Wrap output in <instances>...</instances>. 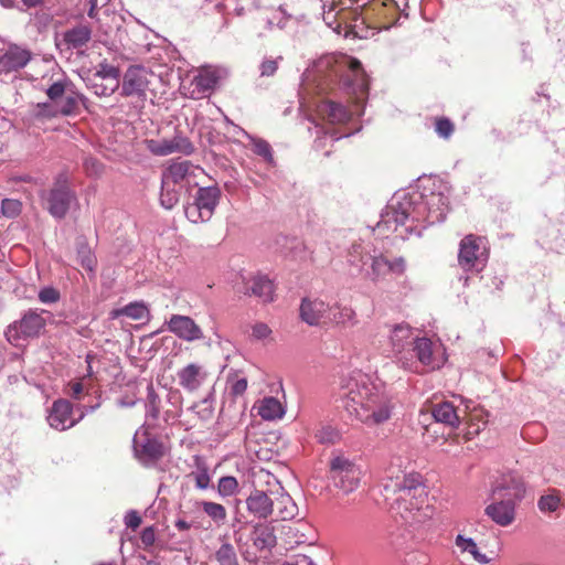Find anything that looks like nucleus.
Returning a JSON list of instances; mask_svg holds the SVG:
<instances>
[{
    "label": "nucleus",
    "instance_id": "obj_22",
    "mask_svg": "<svg viewBox=\"0 0 565 565\" xmlns=\"http://www.w3.org/2000/svg\"><path fill=\"white\" fill-rule=\"evenodd\" d=\"M110 316L114 319L126 316L132 320H147L149 317V309L142 302H132L124 308L111 311Z\"/></svg>",
    "mask_w": 565,
    "mask_h": 565
},
{
    "label": "nucleus",
    "instance_id": "obj_5",
    "mask_svg": "<svg viewBox=\"0 0 565 565\" xmlns=\"http://www.w3.org/2000/svg\"><path fill=\"white\" fill-rule=\"evenodd\" d=\"M417 361L428 370L441 369L448 360L445 347L427 337H417L412 341Z\"/></svg>",
    "mask_w": 565,
    "mask_h": 565
},
{
    "label": "nucleus",
    "instance_id": "obj_47",
    "mask_svg": "<svg viewBox=\"0 0 565 565\" xmlns=\"http://www.w3.org/2000/svg\"><path fill=\"white\" fill-rule=\"evenodd\" d=\"M195 483L200 489H206L210 486V476L205 469L196 475Z\"/></svg>",
    "mask_w": 565,
    "mask_h": 565
},
{
    "label": "nucleus",
    "instance_id": "obj_32",
    "mask_svg": "<svg viewBox=\"0 0 565 565\" xmlns=\"http://www.w3.org/2000/svg\"><path fill=\"white\" fill-rule=\"evenodd\" d=\"M279 503L281 504L280 515L282 519H292L297 514V505L292 501L289 494L281 493L279 497Z\"/></svg>",
    "mask_w": 565,
    "mask_h": 565
},
{
    "label": "nucleus",
    "instance_id": "obj_37",
    "mask_svg": "<svg viewBox=\"0 0 565 565\" xmlns=\"http://www.w3.org/2000/svg\"><path fill=\"white\" fill-rule=\"evenodd\" d=\"M21 211V203L18 200L6 199L1 204V212L7 217H14Z\"/></svg>",
    "mask_w": 565,
    "mask_h": 565
},
{
    "label": "nucleus",
    "instance_id": "obj_4",
    "mask_svg": "<svg viewBox=\"0 0 565 565\" xmlns=\"http://www.w3.org/2000/svg\"><path fill=\"white\" fill-rule=\"evenodd\" d=\"M220 194L216 186L200 188L193 202L185 207L186 218L193 224L210 221L218 203Z\"/></svg>",
    "mask_w": 565,
    "mask_h": 565
},
{
    "label": "nucleus",
    "instance_id": "obj_43",
    "mask_svg": "<svg viewBox=\"0 0 565 565\" xmlns=\"http://www.w3.org/2000/svg\"><path fill=\"white\" fill-rule=\"evenodd\" d=\"M247 388L246 379H235L231 382L230 391L234 396H238L245 393Z\"/></svg>",
    "mask_w": 565,
    "mask_h": 565
},
{
    "label": "nucleus",
    "instance_id": "obj_28",
    "mask_svg": "<svg viewBox=\"0 0 565 565\" xmlns=\"http://www.w3.org/2000/svg\"><path fill=\"white\" fill-rule=\"evenodd\" d=\"M71 198L67 194L55 192L49 199V211L55 217L63 216L68 207Z\"/></svg>",
    "mask_w": 565,
    "mask_h": 565
},
{
    "label": "nucleus",
    "instance_id": "obj_51",
    "mask_svg": "<svg viewBox=\"0 0 565 565\" xmlns=\"http://www.w3.org/2000/svg\"><path fill=\"white\" fill-rule=\"evenodd\" d=\"M24 6L31 8V7H35L38 4H40L42 2V0H22Z\"/></svg>",
    "mask_w": 565,
    "mask_h": 565
},
{
    "label": "nucleus",
    "instance_id": "obj_33",
    "mask_svg": "<svg viewBox=\"0 0 565 565\" xmlns=\"http://www.w3.org/2000/svg\"><path fill=\"white\" fill-rule=\"evenodd\" d=\"M271 329L263 322H257L250 328V338L254 341H267L271 338Z\"/></svg>",
    "mask_w": 565,
    "mask_h": 565
},
{
    "label": "nucleus",
    "instance_id": "obj_19",
    "mask_svg": "<svg viewBox=\"0 0 565 565\" xmlns=\"http://www.w3.org/2000/svg\"><path fill=\"white\" fill-rule=\"evenodd\" d=\"M486 514L497 524L505 526L514 520L513 501H495L486 508Z\"/></svg>",
    "mask_w": 565,
    "mask_h": 565
},
{
    "label": "nucleus",
    "instance_id": "obj_41",
    "mask_svg": "<svg viewBox=\"0 0 565 565\" xmlns=\"http://www.w3.org/2000/svg\"><path fill=\"white\" fill-rule=\"evenodd\" d=\"M406 265L403 258H394L388 260V273L390 275H402L405 271Z\"/></svg>",
    "mask_w": 565,
    "mask_h": 565
},
{
    "label": "nucleus",
    "instance_id": "obj_49",
    "mask_svg": "<svg viewBox=\"0 0 565 565\" xmlns=\"http://www.w3.org/2000/svg\"><path fill=\"white\" fill-rule=\"evenodd\" d=\"M71 388H72V392H73V394H74L75 396H77L78 394H81V393H82V391H83V387H82V384H81V383H74V384H72V387H71Z\"/></svg>",
    "mask_w": 565,
    "mask_h": 565
},
{
    "label": "nucleus",
    "instance_id": "obj_42",
    "mask_svg": "<svg viewBox=\"0 0 565 565\" xmlns=\"http://www.w3.org/2000/svg\"><path fill=\"white\" fill-rule=\"evenodd\" d=\"M39 298L44 303H51L57 301L60 295L54 288H44L40 291Z\"/></svg>",
    "mask_w": 565,
    "mask_h": 565
},
{
    "label": "nucleus",
    "instance_id": "obj_7",
    "mask_svg": "<svg viewBox=\"0 0 565 565\" xmlns=\"http://www.w3.org/2000/svg\"><path fill=\"white\" fill-rule=\"evenodd\" d=\"M413 330L407 324H395L390 329L387 341L397 359V362L405 370H412L414 363L409 358L406 347L413 341Z\"/></svg>",
    "mask_w": 565,
    "mask_h": 565
},
{
    "label": "nucleus",
    "instance_id": "obj_45",
    "mask_svg": "<svg viewBox=\"0 0 565 565\" xmlns=\"http://www.w3.org/2000/svg\"><path fill=\"white\" fill-rule=\"evenodd\" d=\"M126 525L131 529H137L141 524V518L136 511H130L125 516Z\"/></svg>",
    "mask_w": 565,
    "mask_h": 565
},
{
    "label": "nucleus",
    "instance_id": "obj_9",
    "mask_svg": "<svg viewBox=\"0 0 565 565\" xmlns=\"http://www.w3.org/2000/svg\"><path fill=\"white\" fill-rule=\"evenodd\" d=\"M459 264L465 270L482 266L487 255L482 242L479 238L467 236L460 243Z\"/></svg>",
    "mask_w": 565,
    "mask_h": 565
},
{
    "label": "nucleus",
    "instance_id": "obj_10",
    "mask_svg": "<svg viewBox=\"0 0 565 565\" xmlns=\"http://www.w3.org/2000/svg\"><path fill=\"white\" fill-rule=\"evenodd\" d=\"M44 320L39 315L30 313L20 321L10 326L7 330V338L10 342L17 343L21 337H35L44 328Z\"/></svg>",
    "mask_w": 565,
    "mask_h": 565
},
{
    "label": "nucleus",
    "instance_id": "obj_25",
    "mask_svg": "<svg viewBox=\"0 0 565 565\" xmlns=\"http://www.w3.org/2000/svg\"><path fill=\"white\" fill-rule=\"evenodd\" d=\"M90 40V30L87 26H77L64 33V42L71 49L84 46Z\"/></svg>",
    "mask_w": 565,
    "mask_h": 565
},
{
    "label": "nucleus",
    "instance_id": "obj_24",
    "mask_svg": "<svg viewBox=\"0 0 565 565\" xmlns=\"http://www.w3.org/2000/svg\"><path fill=\"white\" fill-rule=\"evenodd\" d=\"M433 416L437 422L446 424L450 427L459 426V417L455 407L449 403L437 405L433 411Z\"/></svg>",
    "mask_w": 565,
    "mask_h": 565
},
{
    "label": "nucleus",
    "instance_id": "obj_38",
    "mask_svg": "<svg viewBox=\"0 0 565 565\" xmlns=\"http://www.w3.org/2000/svg\"><path fill=\"white\" fill-rule=\"evenodd\" d=\"M395 207V203L392 202L391 205L388 206V211L384 216L385 223L394 221L396 224H403L407 218V212L405 210L397 211Z\"/></svg>",
    "mask_w": 565,
    "mask_h": 565
},
{
    "label": "nucleus",
    "instance_id": "obj_48",
    "mask_svg": "<svg viewBox=\"0 0 565 565\" xmlns=\"http://www.w3.org/2000/svg\"><path fill=\"white\" fill-rule=\"evenodd\" d=\"M276 71L275 62H266L262 65V74L263 75H271Z\"/></svg>",
    "mask_w": 565,
    "mask_h": 565
},
{
    "label": "nucleus",
    "instance_id": "obj_55",
    "mask_svg": "<svg viewBox=\"0 0 565 565\" xmlns=\"http://www.w3.org/2000/svg\"><path fill=\"white\" fill-rule=\"evenodd\" d=\"M351 66L352 67H358L359 66V62L358 61L352 62Z\"/></svg>",
    "mask_w": 565,
    "mask_h": 565
},
{
    "label": "nucleus",
    "instance_id": "obj_20",
    "mask_svg": "<svg viewBox=\"0 0 565 565\" xmlns=\"http://www.w3.org/2000/svg\"><path fill=\"white\" fill-rule=\"evenodd\" d=\"M248 511L257 518H267L273 512V502L266 493L255 491L246 500Z\"/></svg>",
    "mask_w": 565,
    "mask_h": 565
},
{
    "label": "nucleus",
    "instance_id": "obj_17",
    "mask_svg": "<svg viewBox=\"0 0 565 565\" xmlns=\"http://www.w3.org/2000/svg\"><path fill=\"white\" fill-rule=\"evenodd\" d=\"M258 416L267 422L281 419L286 414V403L277 397L267 396L255 405Z\"/></svg>",
    "mask_w": 565,
    "mask_h": 565
},
{
    "label": "nucleus",
    "instance_id": "obj_46",
    "mask_svg": "<svg viewBox=\"0 0 565 565\" xmlns=\"http://www.w3.org/2000/svg\"><path fill=\"white\" fill-rule=\"evenodd\" d=\"M141 541L145 545H152L156 541V533L152 526L143 529L141 532Z\"/></svg>",
    "mask_w": 565,
    "mask_h": 565
},
{
    "label": "nucleus",
    "instance_id": "obj_15",
    "mask_svg": "<svg viewBox=\"0 0 565 565\" xmlns=\"http://www.w3.org/2000/svg\"><path fill=\"white\" fill-rule=\"evenodd\" d=\"M194 170L188 162H177L167 169L162 178L188 192L192 185Z\"/></svg>",
    "mask_w": 565,
    "mask_h": 565
},
{
    "label": "nucleus",
    "instance_id": "obj_13",
    "mask_svg": "<svg viewBox=\"0 0 565 565\" xmlns=\"http://www.w3.org/2000/svg\"><path fill=\"white\" fill-rule=\"evenodd\" d=\"M168 329L185 341H195L203 335L200 327L190 317L185 316H172L168 322Z\"/></svg>",
    "mask_w": 565,
    "mask_h": 565
},
{
    "label": "nucleus",
    "instance_id": "obj_44",
    "mask_svg": "<svg viewBox=\"0 0 565 565\" xmlns=\"http://www.w3.org/2000/svg\"><path fill=\"white\" fill-rule=\"evenodd\" d=\"M436 131L438 132L439 136L447 138L452 132V125L447 119H440L436 124Z\"/></svg>",
    "mask_w": 565,
    "mask_h": 565
},
{
    "label": "nucleus",
    "instance_id": "obj_39",
    "mask_svg": "<svg viewBox=\"0 0 565 565\" xmlns=\"http://www.w3.org/2000/svg\"><path fill=\"white\" fill-rule=\"evenodd\" d=\"M198 84L204 88H210L217 82L214 72L204 71L196 77Z\"/></svg>",
    "mask_w": 565,
    "mask_h": 565
},
{
    "label": "nucleus",
    "instance_id": "obj_2",
    "mask_svg": "<svg viewBox=\"0 0 565 565\" xmlns=\"http://www.w3.org/2000/svg\"><path fill=\"white\" fill-rule=\"evenodd\" d=\"M457 554L467 562L476 565H490L500 558L501 545L495 539L475 537L459 533L455 537Z\"/></svg>",
    "mask_w": 565,
    "mask_h": 565
},
{
    "label": "nucleus",
    "instance_id": "obj_14",
    "mask_svg": "<svg viewBox=\"0 0 565 565\" xmlns=\"http://www.w3.org/2000/svg\"><path fill=\"white\" fill-rule=\"evenodd\" d=\"M49 425L56 430H65L74 426L72 406L67 401H56L47 416Z\"/></svg>",
    "mask_w": 565,
    "mask_h": 565
},
{
    "label": "nucleus",
    "instance_id": "obj_26",
    "mask_svg": "<svg viewBox=\"0 0 565 565\" xmlns=\"http://www.w3.org/2000/svg\"><path fill=\"white\" fill-rule=\"evenodd\" d=\"M200 375V367L195 364H189L179 373L180 383L186 390L194 391L201 384Z\"/></svg>",
    "mask_w": 565,
    "mask_h": 565
},
{
    "label": "nucleus",
    "instance_id": "obj_21",
    "mask_svg": "<svg viewBox=\"0 0 565 565\" xmlns=\"http://www.w3.org/2000/svg\"><path fill=\"white\" fill-rule=\"evenodd\" d=\"M29 61L30 54L28 51L18 46H12L1 57L0 64L6 71H13L25 66Z\"/></svg>",
    "mask_w": 565,
    "mask_h": 565
},
{
    "label": "nucleus",
    "instance_id": "obj_1",
    "mask_svg": "<svg viewBox=\"0 0 565 565\" xmlns=\"http://www.w3.org/2000/svg\"><path fill=\"white\" fill-rule=\"evenodd\" d=\"M340 387L342 406L350 417L365 425H380L391 418L390 399L366 374L350 372L341 377Z\"/></svg>",
    "mask_w": 565,
    "mask_h": 565
},
{
    "label": "nucleus",
    "instance_id": "obj_36",
    "mask_svg": "<svg viewBox=\"0 0 565 565\" xmlns=\"http://www.w3.org/2000/svg\"><path fill=\"white\" fill-rule=\"evenodd\" d=\"M559 507V498L556 494L543 495L539 501V508L543 512H554Z\"/></svg>",
    "mask_w": 565,
    "mask_h": 565
},
{
    "label": "nucleus",
    "instance_id": "obj_16",
    "mask_svg": "<svg viewBox=\"0 0 565 565\" xmlns=\"http://www.w3.org/2000/svg\"><path fill=\"white\" fill-rule=\"evenodd\" d=\"M248 294L257 297L263 303H270L276 298V287L268 276L256 274L250 277Z\"/></svg>",
    "mask_w": 565,
    "mask_h": 565
},
{
    "label": "nucleus",
    "instance_id": "obj_6",
    "mask_svg": "<svg viewBox=\"0 0 565 565\" xmlns=\"http://www.w3.org/2000/svg\"><path fill=\"white\" fill-rule=\"evenodd\" d=\"M78 74L98 96H109L119 86L118 70L105 63L100 64L99 68L93 75L86 70H81Z\"/></svg>",
    "mask_w": 565,
    "mask_h": 565
},
{
    "label": "nucleus",
    "instance_id": "obj_11",
    "mask_svg": "<svg viewBox=\"0 0 565 565\" xmlns=\"http://www.w3.org/2000/svg\"><path fill=\"white\" fill-rule=\"evenodd\" d=\"M330 306L318 298H306L300 305V317L309 326H318L329 318Z\"/></svg>",
    "mask_w": 565,
    "mask_h": 565
},
{
    "label": "nucleus",
    "instance_id": "obj_50",
    "mask_svg": "<svg viewBox=\"0 0 565 565\" xmlns=\"http://www.w3.org/2000/svg\"><path fill=\"white\" fill-rule=\"evenodd\" d=\"M175 526H177L179 530H183V531L189 529V524H188L185 521H183V520H178V521L175 522Z\"/></svg>",
    "mask_w": 565,
    "mask_h": 565
},
{
    "label": "nucleus",
    "instance_id": "obj_30",
    "mask_svg": "<svg viewBox=\"0 0 565 565\" xmlns=\"http://www.w3.org/2000/svg\"><path fill=\"white\" fill-rule=\"evenodd\" d=\"M370 275L373 280H380L388 276V259L382 256L374 257L372 260Z\"/></svg>",
    "mask_w": 565,
    "mask_h": 565
},
{
    "label": "nucleus",
    "instance_id": "obj_8",
    "mask_svg": "<svg viewBox=\"0 0 565 565\" xmlns=\"http://www.w3.org/2000/svg\"><path fill=\"white\" fill-rule=\"evenodd\" d=\"M156 75L139 66L130 67L122 81V93L127 96H145Z\"/></svg>",
    "mask_w": 565,
    "mask_h": 565
},
{
    "label": "nucleus",
    "instance_id": "obj_31",
    "mask_svg": "<svg viewBox=\"0 0 565 565\" xmlns=\"http://www.w3.org/2000/svg\"><path fill=\"white\" fill-rule=\"evenodd\" d=\"M217 491L221 497H231L238 492V482L234 477H223L218 481Z\"/></svg>",
    "mask_w": 565,
    "mask_h": 565
},
{
    "label": "nucleus",
    "instance_id": "obj_3",
    "mask_svg": "<svg viewBox=\"0 0 565 565\" xmlns=\"http://www.w3.org/2000/svg\"><path fill=\"white\" fill-rule=\"evenodd\" d=\"M360 465L343 454H335L330 460V476L334 486L344 493L354 492L362 479Z\"/></svg>",
    "mask_w": 565,
    "mask_h": 565
},
{
    "label": "nucleus",
    "instance_id": "obj_12",
    "mask_svg": "<svg viewBox=\"0 0 565 565\" xmlns=\"http://www.w3.org/2000/svg\"><path fill=\"white\" fill-rule=\"evenodd\" d=\"M134 449L138 458L145 463L158 458L163 451L162 446L157 440L147 438L146 428L136 431Z\"/></svg>",
    "mask_w": 565,
    "mask_h": 565
},
{
    "label": "nucleus",
    "instance_id": "obj_35",
    "mask_svg": "<svg viewBox=\"0 0 565 565\" xmlns=\"http://www.w3.org/2000/svg\"><path fill=\"white\" fill-rule=\"evenodd\" d=\"M77 257L81 264L89 271L94 270L95 267V257L89 247L83 245L77 250Z\"/></svg>",
    "mask_w": 565,
    "mask_h": 565
},
{
    "label": "nucleus",
    "instance_id": "obj_53",
    "mask_svg": "<svg viewBox=\"0 0 565 565\" xmlns=\"http://www.w3.org/2000/svg\"><path fill=\"white\" fill-rule=\"evenodd\" d=\"M172 151H173V147L172 146H166L164 148L160 149L158 152L162 153V154H166V153H171Z\"/></svg>",
    "mask_w": 565,
    "mask_h": 565
},
{
    "label": "nucleus",
    "instance_id": "obj_57",
    "mask_svg": "<svg viewBox=\"0 0 565 565\" xmlns=\"http://www.w3.org/2000/svg\"><path fill=\"white\" fill-rule=\"evenodd\" d=\"M233 565H236L235 559L233 558Z\"/></svg>",
    "mask_w": 565,
    "mask_h": 565
},
{
    "label": "nucleus",
    "instance_id": "obj_27",
    "mask_svg": "<svg viewBox=\"0 0 565 565\" xmlns=\"http://www.w3.org/2000/svg\"><path fill=\"white\" fill-rule=\"evenodd\" d=\"M328 320L335 324H350L355 320V312L349 306L334 305L330 307Z\"/></svg>",
    "mask_w": 565,
    "mask_h": 565
},
{
    "label": "nucleus",
    "instance_id": "obj_54",
    "mask_svg": "<svg viewBox=\"0 0 565 565\" xmlns=\"http://www.w3.org/2000/svg\"><path fill=\"white\" fill-rule=\"evenodd\" d=\"M95 6H96L95 0H92V8H90V10L88 12V15L92 17V18L94 17Z\"/></svg>",
    "mask_w": 565,
    "mask_h": 565
},
{
    "label": "nucleus",
    "instance_id": "obj_23",
    "mask_svg": "<svg viewBox=\"0 0 565 565\" xmlns=\"http://www.w3.org/2000/svg\"><path fill=\"white\" fill-rule=\"evenodd\" d=\"M182 192L185 191L162 178L160 195L161 205L167 210L174 207L178 204Z\"/></svg>",
    "mask_w": 565,
    "mask_h": 565
},
{
    "label": "nucleus",
    "instance_id": "obj_56",
    "mask_svg": "<svg viewBox=\"0 0 565 565\" xmlns=\"http://www.w3.org/2000/svg\"><path fill=\"white\" fill-rule=\"evenodd\" d=\"M52 66H53V68L60 71V67L56 64L53 63Z\"/></svg>",
    "mask_w": 565,
    "mask_h": 565
},
{
    "label": "nucleus",
    "instance_id": "obj_18",
    "mask_svg": "<svg viewBox=\"0 0 565 565\" xmlns=\"http://www.w3.org/2000/svg\"><path fill=\"white\" fill-rule=\"evenodd\" d=\"M493 491L499 495H507L510 501H515L523 498L525 488L523 481L519 477L509 475L503 476L497 481Z\"/></svg>",
    "mask_w": 565,
    "mask_h": 565
},
{
    "label": "nucleus",
    "instance_id": "obj_40",
    "mask_svg": "<svg viewBox=\"0 0 565 565\" xmlns=\"http://www.w3.org/2000/svg\"><path fill=\"white\" fill-rule=\"evenodd\" d=\"M64 90L65 85L61 81H57L47 88L46 93L50 99L55 102L63 96Z\"/></svg>",
    "mask_w": 565,
    "mask_h": 565
},
{
    "label": "nucleus",
    "instance_id": "obj_29",
    "mask_svg": "<svg viewBox=\"0 0 565 565\" xmlns=\"http://www.w3.org/2000/svg\"><path fill=\"white\" fill-rule=\"evenodd\" d=\"M412 498L416 499V510H420L427 504V493L424 488L415 489L414 493L409 489H402L399 499L407 504Z\"/></svg>",
    "mask_w": 565,
    "mask_h": 565
},
{
    "label": "nucleus",
    "instance_id": "obj_52",
    "mask_svg": "<svg viewBox=\"0 0 565 565\" xmlns=\"http://www.w3.org/2000/svg\"><path fill=\"white\" fill-rule=\"evenodd\" d=\"M1 4L6 8H11L14 6L15 0H0Z\"/></svg>",
    "mask_w": 565,
    "mask_h": 565
},
{
    "label": "nucleus",
    "instance_id": "obj_34",
    "mask_svg": "<svg viewBox=\"0 0 565 565\" xmlns=\"http://www.w3.org/2000/svg\"><path fill=\"white\" fill-rule=\"evenodd\" d=\"M203 510L210 518H212L215 521H224L226 518V511L222 504L214 502H204Z\"/></svg>",
    "mask_w": 565,
    "mask_h": 565
}]
</instances>
